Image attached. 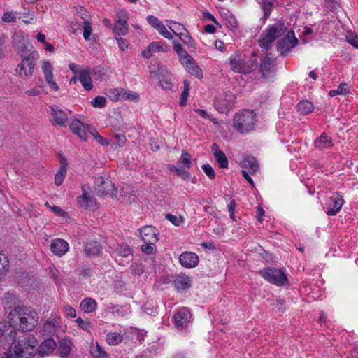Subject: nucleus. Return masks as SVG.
Returning a JSON list of instances; mask_svg holds the SVG:
<instances>
[{
  "label": "nucleus",
  "instance_id": "64",
  "mask_svg": "<svg viewBox=\"0 0 358 358\" xmlns=\"http://www.w3.org/2000/svg\"><path fill=\"white\" fill-rule=\"evenodd\" d=\"M131 268L135 275H141L144 271V267L141 264L134 263L131 265Z\"/></svg>",
  "mask_w": 358,
  "mask_h": 358
},
{
  "label": "nucleus",
  "instance_id": "50",
  "mask_svg": "<svg viewBox=\"0 0 358 358\" xmlns=\"http://www.w3.org/2000/svg\"><path fill=\"white\" fill-rule=\"evenodd\" d=\"M155 29L159 32L160 35H162L164 38L166 39H172L173 36L172 34L168 31L165 25L161 22L156 27Z\"/></svg>",
  "mask_w": 358,
  "mask_h": 358
},
{
  "label": "nucleus",
  "instance_id": "5",
  "mask_svg": "<svg viewBox=\"0 0 358 358\" xmlns=\"http://www.w3.org/2000/svg\"><path fill=\"white\" fill-rule=\"evenodd\" d=\"M228 63L231 71L242 74L249 73L254 66V62L250 58L238 52L231 55Z\"/></svg>",
  "mask_w": 358,
  "mask_h": 358
},
{
  "label": "nucleus",
  "instance_id": "13",
  "mask_svg": "<svg viewBox=\"0 0 358 358\" xmlns=\"http://www.w3.org/2000/svg\"><path fill=\"white\" fill-rule=\"evenodd\" d=\"M70 129L73 133L76 134L83 141L87 140L88 134H90V131H92L93 129V128L84 124L77 119L71 121L70 124Z\"/></svg>",
  "mask_w": 358,
  "mask_h": 358
},
{
  "label": "nucleus",
  "instance_id": "17",
  "mask_svg": "<svg viewBox=\"0 0 358 358\" xmlns=\"http://www.w3.org/2000/svg\"><path fill=\"white\" fill-rule=\"evenodd\" d=\"M15 337V331L9 328V324L7 322L3 324H0V346H5Z\"/></svg>",
  "mask_w": 358,
  "mask_h": 358
},
{
  "label": "nucleus",
  "instance_id": "37",
  "mask_svg": "<svg viewBox=\"0 0 358 358\" xmlns=\"http://www.w3.org/2000/svg\"><path fill=\"white\" fill-rule=\"evenodd\" d=\"M173 45L174 51L176 52L179 58V61H189L190 55L182 48V45L176 41H173Z\"/></svg>",
  "mask_w": 358,
  "mask_h": 358
},
{
  "label": "nucleus",
  "instance_id": "33",
  "mask_svg": "<svg viewBox=\"0 0 358 358\" xmlns=\"http://www.w3.org/2000/svg\"><path fill=\"white\" fill-rule=\"evenodd\" d=\"M315 145L320 149L329 148L333 145L331 138L326 133H322L320 137L315 141Z\"/></svg>",
  "mask_w": 358,
  "mask_h": 358
},
{
  "label": "nucleus",
  "instance_id": "43",
  "mask_svg": "<svg viewBox=\"0 0 358 358\" xmlns=\"http://www.w3.org/2000/svg\"><path fill=\"white\" fill-rule=\"evenodd\" d=\"M275 1L276 0H257V1L262 5L265 17H269Z\"/></svg>",
  "mask_w": 358,
  "mask_h": 358
},
{
  "label": "nucleus",
  "instance_id": "21",
  "mask_svg": "<svg viewBox=\"0 0 358 358\" xmlns=\"http://www.w3.org/2000/svg\"><path fill=\"white\" fill-rule=\"evenodd\" d=\"M224 99L223 101L221 100H216L214 103L215 108L219 112L223 113H226L233 106L235 97L230 93L224 94Z\"/></svg>",
  "mask_w": 358,
  "mask_h": 358
},
{
  "label": "nucleus",
  "instance_id": "30",
  "mask_svg": "<svg viewBox=\"0 0 358 358\" xmlns=\"http://www.w3.org/2000/svg\"><path fill=\"white\" fill-rule=\"evenodd\" d=\"M79 80L86 90L90 91L92 89V80L90 72L87 69L80 71Z\"/></svg>",
  "mask_w": 358,
  "mask_h": 358
},
{
  "label": "nucleus",
  "instance_id": "60",
  "mask_svg": "<svg viewBox=\"0 0 358 358\" xmlns=\"http://www.w3.org/2000/svg\"><path fill=\"white\" fill-rule=\"evenodd\" d=\"M180 162L184 164L187 168H189L191 166L190 155L183 151L180 157Z\"/></svg>",
  "mask_w": 358,
  "mask_h": 358
},
{
  "label": "nucleus",
  "instance_id": "2",
  "mask_svg": "<svg viewBox=\"0 0 358 358\" xmlns=\"http://www.w3.org/2000/svg\"><path fill=\"white\" fill-rule=\"evenodd\" d=\"M256 113L251 110H242L234 116L233 127L241 134H247L255 130L257 122Z\"/></svg>",
  "mask_w": 358,
  "mask_h": 358
},
{
  "label": "nucleus",
  "instance_id": "44",
  "mask_svg": "<svg viewBox=\"0 0 358 358\" xmlns=\"http://www.w3.org/2000/svg\"><path fill=\"white\" fill-rule=\"evenodd\" d=\"M122 334L118 332H110L106 335V341L110 345H115L122 342Z\"/></svg>",
  "mask_w": 358,
  "mask_h": 358
},
{
  "label": "nucleus",
  "instance_id": "53",
  "mask_svg": "<svg viewBox=\"0 0 358 358\" xmlns=\"http://www.w3.org/2000/svg\"><path fill=\"white\" fill-rule=\"evenodd\" d=\"M106 98L104 96H98L92 100L91 104L94 108H101L106 105Z\"/></svg>",
  "mask_w": 358,
  "mask_h": 358
},
{
  "label": "nucleus",
  "instance_id": "35",
  "mask_svg": "<svg viewBox=\"0 0 358 358\" xmlns=\"http://www.w3.org/2000/svg\"><path fill=\"white\" fill-rule=\"evenodd\" d=\"M80 308L87 313H90L96 310L97 303L92 298H85L80 302Z\"/></svg>",
  "mask_w": 358,
  "mask_h": 358
},
{
  "label": "nucleus",
  "instance_id": "18",
  "mask_svg": "<svg viewBox=\"0 0 358 358\" xmlns=\"http://www.w3.org/2000/svg\"><path fill=\"white\" fill-rule=\"evenodd\" d=\"M344 203L343 199L339 194H334L331 196L327 208L326 213L328 215H335L341 210Z\"/></svg>",
  "mask_w": 358,
  "mask_h": 358
},
{
  "label": "nucleus",
  "instance_id": "40",
  "mask_svg": "<svg viewBox=\"0 0 358 358\" xmlns=\"http://www.w3.org/2000/svg\"><path fill=\"white\" fill-rule=\"evenodd\" d=\"M178 37L180 40L184 43V45H187L188 48L194 49L196 48V44L194 39L191 37L187 31L178 33Z\"/></svg>",
  "mask_w": 358,
  "mask_h": 358
},
{
  "label": "nucleus",
  "instance_id": "63",
  "mask_svg": "<svg viewBox=\"0 0 358 358\" xmlns=\"http://www.w3.org/2000/svg\"><path fill=\"white\" fill-rule=\"evenodd\" d=\"M63 309L66 317H70L72 318L76 317V311L73 307L70 306H64Z\"/></svg>",
  "mask_w": 358,
  "mask_h": 358
},
{
  "label": "nucleus",
  "instance_id": "3",
  "mask_svg": "<svg viewBox=\"0 0 358 358\" xmlns=\"http://www.w3.org/2000/svg\"><path fill=\"white\" fill-rule=\"evenodd\" d=\"M11 344L8 349L9 358H22L23 354L27 352L31 354L33 350L38 345L37 339L32 335H29L24 339L16 341V337L11 340Z\"/></svg>",
  "mask_w": 358,
  "mask_h": 358
},
{
  "label": "nucleus",
  "instance_id": "19",
  "mask_svg": "<svg viewBox=\"0 0 358 358\" xmlns=\"http://www.w3.org/2000/svg\"><path fill=\"white\" fill-rule=\"evenodd\" d=\"M181 265L187 268H194L199 263V257L196 253L185 252L179 257Z\"/></svg>",
  "mask_w": 358,
  "mask_h": 358
},
{
  "label": "nucleus",
  "instance_id": "58",
  "mask_svg": "<svg viewBox=\"0 0 358 358\" xmlns=\"http://www.w3.org/2000/svg\"><path fill=\"white\" fill-rule=\"evenodd\" d=\"M83 37L86 41L90 39L91 33H92V26L91 24L85 20L83 22Z\"/></svg>",
  "mask_w": 358,
  "mask_h": 358
},
{
  "label": "nucleus",
  "instance_id": "26",
  "mask_svg": "<svg viewBox=\"0 0 358 358\" xmlns=\"http://www.w3.org/2000/svg\"><path fill=\"white\" fill-rule=\"evenodd\" d=\"M73 346V342L68 338H64L59 341L57 350L59 356L64 358L70 355L72 348Z\"/></svg>",
  "mask_w": 358,
  "mask_h": 358
},
{
  "label": "nucleus",
  "instance_id": "49",
  "mask_svg": "<svg viewBox=\"0 0 358 358\" xmlns=\"http://www.w3.org/2000/svg\"><path fill=\"white\" fill-rule=\"evenodd\" d=\"M165 217L176 227H179L184 222V217L181 215H174L168 213L166 215Z\"/></svg>",
  "mask_w": 358,
  "mask_h": 358
},
{
  "label": "nucleus",
  "instance_id": "34",
  "mask_svg": "<svg viewBox=\"0 0 358 358\" xmlns=\"http://www.w3.org/2000/svg\"><path fill=\"white\" fill-rule=\"evenodd\" d=\"M242 165L245 169H248L250 173H255L259 170V164L257 159L250 156L244 158Z\"/></svg>",
  "mask_w": 358,
  "mask_h": 358
},
{
  "label": "nucleus",
  "instance_id": "55",
  "mask_svg": "<svg viewBox=\"0 0 358 358\" xmlns=\"http://www.w3.org/2000/svg\"><path fill=\"white\" fill-rule=\"evenodd\" d=\"M14 44L19 48L22 47L25 42V38L22 33H16L13 36Z\"/></svg>",
  "mask_w": 358,
  "mask_h": 358
},
{
  "label": "nucleus",
  "instance_id": "48",
  "mask_svg": "<svg viewBox=\"0 0 358 358\" xmlns=\"http://www.w3.org/2000/svg\"><path fill=\"white\" fill-rule=\"evenodd\" d=\"M123 101H129L137 102L139 100V95L138 93L126 90L123 88Z\"/></svg>",
  "mask_w": 358,
  "mask_h": 358
},
{
  "label": "nucleus",
  "instance_id": "6",
  "mask_svg": "<svg viewBox=\"0 0 358 358\" xmlns=\"http://www.w3.org/2000/svg\"><path fill=\"white\" fill-rule=\"evenodd\" d=\"M259 273L265 280L277 286H284L288 281L285 273L275 268H265L260 270Z\"/></svg>",
  "mask_w": 358,
  "mask_h": 358
},
{
  "label": "nucleus",
  "instance_id": "4",
  "mask_svg": "<svg viewBox=\"0 0 358 358\" xmlns=\"http://www.w3.org/2000/svg\"><path fill=\"white\" fill-rule=\"evenodd\" d=\"M287 29L286 26L282 22L269 25L261 34L258 40L259 45L262 48L268 49L276 38L286 33Z\"/></svg>",
  "mask_w": 358,
  "mask_h": 358
},
{
  "label": "nucleus",
  "instance_id": "45",
  "mask_svg": "<svg viewBox=\"0 0 358 358\" xmlns=\"http://www.w3.org/2000/svg\"><path fill=\"white\" fill-rule=\"evenodd\" d=\"M167 24L169 29L176 36H178V33L187 31L186 28L182 24L178 23L176 22L170 20L167 21Z\"/></svg>",
  "mask_w": 358,
  "mask_h": 358
},
{
  "label": "nucleus",
  "instance_id": "14",
  "mask_svg": "<svg viewBox=\"0 0 358 358\" xmlns=\"http://www.w3.org/2000/svg\"><path fill=\"white\" fill-rule=\"evenodd\" d=\"M260 71L266 78H270L275 71V57L271 53H267L262 60Z\"/></svg>",
  "mask_w": 358,
  "mask_h": 358
},
{
  "label": "nucleus",
  "instance_id": "25",
  "mask_svg": "<svg viewBox=\"0 0 358 358\" xmlns=\"http://www.w3.org/2000/svg\"><path fill=\"white\" fill-rule=\"evenodd\" d=\"M173 284L178 291L187 290L192 285L190 278L185 274L176 275L173 280Z\"/></svg>",
  "mask_w": 358,
  "mask_h": 358
},
{
  "label": "nucleus",
  "instance_id": "52",
  "mask_svg": "<svg viewBox=\"0 0 358 358\" xmlns=\"http://www.w3.org/2000/svg\"><path fill=\"white\" fill-rule=\"evenodd\" d=\"M90 134L96 140V141L102 146H107L109 145L108 141L104 137L99 135L95 129L93 128L92 131H90Z\"/></svg>",
  "mask_w": 358,
  "mask_h": 358
},
{
  "label": "nucleus",
  "instance_id": "41",
  "mask_svg": "<svg viewBox=\"0 0 358 358\" xmlns=\"http://www.w3.org/2000/svg\"><path fill=\"white\" fill-rule=\"evenodd\" d=\"M298 111L301 114H307L313 111V103L307 100L301 101L297 105Z\"/></svg>",
  "mask_w": 358,
  "mask_h": 358
},
{
  "label": "nucleus",
  "instance_id": "62",
  "mask_svg": "<svg viewBox=\"0 0 358 358\" xmlns=\"http://www.w3.org/2000/svg\"><path fill=\"white\" fill-rule=\"evenodd\" d=\"M69 248H50L51 252L58 257H62L65 255Z\"/></svg>",
  "mask_w": 358,
  "mask_h": 358
},
{
  "label": "nucleus",
  "instance_id": "47",
  "mask_svg": "<svg viewBox=\"0 0 358 358\" xmlns=\"http://www.w3.org/2000/svg\"><path fill=\"white\" fill-rule=\"evenodd\" d=\"M8 271V259L7 257L0 253V278L5 276Z\"/></svg>",
  "mask_w": 358,
  "mask_h": 358
},
{
  "label": "nucleus",
  "instance_id": "23",
  "mask_svg": "<svg viewBox=\"0 0 358 358\" xmlns=\"http://www.w3.org/2000/svg\"><path fill=\"white\" fill-rule=\"evenodd\" d=\"M222 20L224 21V24L230 29H236L238 27V22L236 17L231 11L227 9L222 8L220 11Z\"/></svg>",
  "mask_w": 358,
  "mask_h": 358
},
{
  "label": "nucleus",
  "instance_id": "10",
  "mask_svg": "<svg viewBox=\"0 0 358 358\" xmlns=\"http://www.w3.org/2000/svg\"><path fill=\"white\" fill-rule=\"evenodd\" d=\"M140 235L144 245L142 246H152L159 240V233L152 226H145L140 230Z\"/></svg>",
  "mask_w": 358,
  "mask_h": 358
},
{
  "label": "nucleus",
  "instance_id": "24",
  "mask_svg": "<svg viewBox=\"0 0 358 358\" xmlns=\"http://www.w3.org/2000/svg\"><path fill=\"white\" fill-rule=\"evenodd\" d=\"M158 79L160 86L165 90H171L173 84L171 82L170 73L166 67L161 66L158 69Z\"/></svg>",
  "mask_w": 358,
  "mask_h": 358
},
{
  "label": "nucleus",
  "instance_id": "20",
  "mask_svg": "<svg viewBox=\"0 0 358 358\" xmlns=\"http://www.w3.org/2000/svg\"><path fill=\"white\" fill-rule=\"evenodd\" d=\"M167 50V46L162 42H152L149 44L147 49L143 50L141 55L144 58H150L156 52H165Z\"/></svg>",
  "mask_w": 358,
  "mask_h": 358
},
{
  "label": "nucleus",
  "instance_id": "57",
  "mask_svg": "<svg viewBox=\"0 0 358 358\" xmlns=\"http://www.w3.org/2000/svg\"><path fill=\"white\" fill-rule=\"evenodd\" d=\"M201 168L203 172L209 178L213 179L215 177V171L209 164H203Z\"/></svg>",
  "mask_w": 358,
  "mask_h": 358
},
{
  "label": "nucleus",
  "instance_id": "15",
  "mask_svg": "<svg viewBox=\"0 0 358 358\" xmlns=\"http://www.w3.org/2000/svg\"><path fill=\"white\" fill-rule=\"evenodd\" d=\"M88 187L83 186L81 196L77 198L78 204L84 208L94 210L96 206V203L94 198L88 192Z\"/></svg>",
  "mask_w": 358,
  "mask_h": 358
},
{
  "label": "nucleus",
  "instance_id": "59",
  "mask_svg": "<svg viewBox=\"0 0 358 358\" xmlns=\"http://www.w3.org/2000/svg\"><path fill=\"white\" fill-rule=\"evenodd\" d=\"M200 117L203 118H208L211 122L217 123L216 119L209 115L207 112L203 109L196 108L194 110Z\"/></svg>",
  "mask_w": 358,
  "mask_h": 358
},
{
  "label": "nucleus",
  "instance_id": "51",
  "mask_svg": "<svg viewBox=\"0 0 358 358\" xmlns=\"http://www.w3.org/2000/svg\"><path fill=\"white\" fill-rule=\"evenodd\" d=\"M345 39L350 45L358 49V36L355 34L351 31L347 32Z\"/></svg>",
  "mask_w": 358,
  "mask_h": 358
},
{
  "label": "nucleus",
  "instance_id": "11",
  "mask_svg": "<svg viewBox=\"0 0 358 358\" xmlns=\"http://www.w3.org/2000/svg\"><path fill=\"white\" fill-rule=\"evenodd\" d=\"M192 314L186 307L180 308L173 315V323L178 329H184L190 323Z\"/></svg>",
  "mask_w": 358,
  "mask_h": 358
},
{
  "label": "nucleus",
  "instance_id": "54",
  "mask_svg": "<svg viewBox=\"0 0 358 358\" xmlns=\"http://www.w3.org/2000/svg\"><path fill=\"white\" fill-rule=\"evenodd\" d=\"M16 20V13L13 11L6 12L2 16V20L5 22H15Z\"/></svg>",
  "mask_w": 358,
  "mask_h": 358
},
{
  "label": "nucleus",
  "instance_id": "9",
  "mask_svg": "<svg viewBox=\"0 0 358 358\" xmlns=\"http://www.w3.org/2000/svg\"><path fill=\"white\" fill-rule=\"evenodd\" d=\"M116 15L117 19L113 25V31L117 36H125L128 32V13L126 10L122 9L117 11Z\"/></svg>",
  "mask_w": 358,
  "mask_h": 358
},
{
  "label": "nucleus",
  "instance_id": "56",
  "mask_svg": "<svg viewBox=\"0 0 358 358\" xmlns=\"http://www.w3.org/2000/svg\"><path fill=\"white\" fill-rule=\"evenodd\" d=\"M78 326L83 330L90 331L91 328L90 322L83 320L81 317H78L76 320Z\"/></svg>",
  "mask_w": 358,
  "mask_h": 358
},
{
  "label": "nucleus",
  "instance_id": "46",
  "mask_svg": "<svg viewBox=\"0 0 358 358\" xmlns=\"http://www.w3.org/2000/svg\"><path fill=\"white\" fill-rule=\"evenodd\" d=\"M189 90H190L189 83H188V81L185 80L183 90L181 93L180 99V105L181 106H185L187 104V97L189 94Z\"/></svg>",
  "mask_w": 358,
  "mask_h": 358
},
{
  "label": "nucleus",
  "instance_id": "16",
  "mask_svg": "<svg viewBox=\"0 0 358 358\" xmlns=\"http://www.w3.org/2000/svg\"><path fill=\"white\" fill-rule=\"evenodd\" d=\"M57 345V343L53 338H49L45 339L38 345L37 348V354L41 357L50 356L55 351Z\"/></svg>",
  "mask_w": 358,
  "mask_h": 358
},
{
  "label": "nucleus",
  "instance_id": "42",
  "mask_svg": "<svg viewBox=\"0 0 358 358\" xmlns=\"http://www.w3.org/2000/svg\"><path fill=\"white\" fill-rule=\"evenodd\" d=\"M67 171V166L66 164L62 163L61 166L59 167V171L56 173L55 176V183L57 185H60L66 176Z\"/></svg>",
  "mask_w": 358,
  "mask_h": 358
},
{
  "label": "nucleus",
  "instance_id": "22",
  "mask_svg": "<svg viewBox=\"0 0 358 358\" xmlns=\"http://www.w3.org/2000/svg\"><path fill=\"white\" fill-rule=\"evenodd\" d=\"M96 185L99 187V191L105 195H113L115 191V185L108 180H105L103 177H99L96 181Z\"/></svg>",
  "mask_w": 358,
  "mask_h": 358
},
{
  "label": "nucleus",
  "instance_id": "7",
  "mask_svg": "<svg viewBox=\"0 0 358 358\" xmlns=\"http://www.w3.org/2000/svg\"><path fill=\"white\" fill-rule=\"evenodd\" d=\"M297 44L298 39L294 31H289L284 37L278 41L277 50L280 55H287Z\"/></svg>",
  "mask_w": 358,
  "mask_h": 358
},
{
  "label": "nucleus",
  "instance_id": "12",
  "mask_svg": "<svg viewBox=\"0 0 358 358\" xmlns=\"http://www.w3.org/2000/svg\"><path fill=\"white\" fill-rule=\"evenodd\" d=\"M41 71L50 88L55 92L58 91L59 87L54 79L53 66L49 60L41 61Z\"/></svg>",
  "mask_w": 358,
  "mask_h": 358
},
{
  "label": "nucleus",
  "instance_id": "36",
  "mask_svg": "<svg viewBox=\"0 0 358 358\" xmlns=\"http://www.w3.org/2000/svg\"><path fill=\"white\" fill-rule=\"evenodd\" d=\"M58 325L59 322L55 318L51 320H48L42 327L43 333L47 336L52 335L55 333Z\"/></svg>",
  "mask_w": 358,
  "mask_h": 358
},
{
  "label": "nucleus",
  "instance_id": "39",
  "mask_svg": "<svg viewBox=\"0 0 358 358\" xmlns=\"http://www.w3.org/2000/svg\"><path fill=\"white\" fill-rule=\"evenodd\" d=\"M90 353L94 358H110V355L101 348L98 342L92 347Z\"/></svg>",
  "mask_w": 358,
  "mask_h": 358
},
{
  "label": "nucleus",
  "instance_id": "38",
  "mask_svg": "<svg viewBox=\"0 0 358 358\" xmlns=\"http://www.w3.org/2000/svg\"><path fill=\"white\" fill-rule=\"evenodd\" d=\"M350 93V87L346 83H341L337 89L331 90L329 92V95L331 97L336 96L337 95L345 96Z\"/></svg>",
  "mask_w": 358,
  "mask_h": 358
},
{
  "label": "nucleus",
  "instance_id": "29",
  "mask_svg": "<svg viewBox=\"0 0 358 358\" xmlns=\"http://www.w3.org/2000/svg\"><path fill=\"white\" fill-rule=\"evenodd\" d=\"M52 115L53 116L55 124L64 125L67 120V113L58 106L51 107Z\"/></svg>",
  "mask_w": 358,
  "mask_h": 358
},
{
  "label": "nucleus",
  "instance_id": "31",
  "mask_svg": "<svg viewBox=\"0 0 358 358\" xmlns=\"http://www.w3.org/2000/svg\"><path fill=\"white\" fill-rule=\"evenodd\" d=\"M17 303L18 299L16 295L10 293L5 294L3 303L7 314L10 310L17 306H16Z\"/></svg>",
  "mask_w": 358,
  "mask_h": 358
},
{
  "label": "nucleus",
  "instance_id": "27",
  "mask_svg": "<svg viewBox=\"0 0 358 358\" xmlns=\"http://www.w3.org/2000/svg\"><path fill=\"white\" fill-rule=\"evenodd\" d=\"M180 62L182 65L185 68L187 71L191 75L194 76L196 78L202 77V70L201 68L196 64L194 59L190 56L189 61Z\"/></svg>",
  "mask_w": 358,
  "mask_h": 358
},
{
  "label": "nucleus",
  "instance_id": "32",
  "mask_svg": "<svg viewBox=\"0 0 358 358\" xmlns=\"http://www.w3.org/2000/svg\"><path fill=\"white\" fill-rule=\"evenodd\" d=\"M105 94L113 101H123V88H108L105 90Z\"/></svg>",
  "mask_w": 358,
  "mask_h": 358
},
{
  "label": "nucleus",
  "instance_id": "8",
  "mask_svg": "<svg viewBox=\"0 0 358 358\" xmlns=\"http://www.w3.org/2000/svg\"><path fill=\"white\" fill-rule=\"evenodd\" d=\"M36 62L34 57L29 55L24 57L16 67V72L22 79H26L32 76Z\"/></svg>",
  "mask_w": 358,
  "mask_h": 358
},
{
  "label": "nucleus",
  "instance_id": "1",
  "mask_svg": "<svg viewBox=\"0 0 358 358\" xmlns=\"http://www.w3.org/2000/svg\"><path fill=\"white\" fill-rule=\"evenodd\" d=\"M39 315L37 311L30 306L18 305L10 310L7 316L6 321L9 328L17 333V330L22 332L34 330L38 324Z\"/></svg>",
  "mask_w": 358,
  "mask_h": 358
},
{
  "label": "nucleus",
  "instance_id": "28",
  "mask_svg": "<svg viewBox=\"0 0 358 358\" xmlns=\"http://www.w3.org/2000/svg\"><path fill=\"white\" fill-rule=\"evenodd\" d=\"M212 152L213 153V156L219 164L220 168H227L228 167V159L224 155V153L220 150L219 146L213 143L212 145Z\"/></svg>",
  "mask_w": 358,
  "mask_h": 358
},
{
  "label": "nucleus",
  "instance_id": "61",
  "mask_svg": "<svg viewBox=\"0 0 358 358\" xmlns=\"http://www.w3.org/2000/svg\"><path fill=\"white\" fill-rule=\"evenodd\" d=\"M175 171L177 175L180 176L184 180H189L191 178V174L187 170L180 168H176Z\"/></svg>",
  "mask_w": 358,
  "mask_h": 358
}]
</instances>
